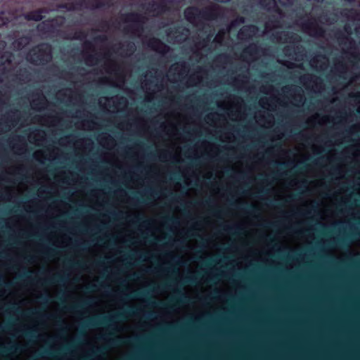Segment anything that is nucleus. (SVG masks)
Instances as JSON below:
<instances>
[{
	"instance_id": "obj_1",
	"label": "nucleus",
	"mask_w": 360,
	"mask_h": 360,
	"mask_svg": "<svg viewBox=\"0 0 360 360\" xmlns=\"http://www.w3.org/2000/svg\"><path fill=\"white\" fill-rule=\"evenodd\" d=\"M51 58V48L48 44L41 45L27 56V60L36 64L48 62Z\"/></svg>"
},
{
	"instance_id": "obj_2",
	"label": "nucleus",
	"mask_w": 360,
	"mask_h": 360,
	"mask_svg": "<svg viewBox=\"0 0 360 360\" xmlns=\"http://www.w3.org/2000/svg\"><path fill=\"white\" fill-rule=\"evenodd\" d=\"M258 30L254 25L245 26L238 32V38L245 40L257 34Z\"/></svg>"
},
{
	"instance_id": "obj_3",
	"label": "nucleus",
	"mask_w": 360,
	"mask_h": 360,
	"mask_svg": "<svg viewBox=\"0 0 360 360\" xmlns=\"http://www.w3.org/2000/svg\"><path fill=\"white\" fill-rule=\"evenodd\" d=\"M311 65L317 70H324L328 66V60L322 56H318L311 60Z\"/></svg>"
},
{
	"instance_id": "obj_4",
	"label": "nucleus",
	"mask_w": 360,
	"mask_h": 360,
	"mask_svg": "<svg viewBox=\"0 0 360 360\" xmlns=\"http://www.w3.org/2000/svg\"><path fill=\"white\" fill-rule=\"evenodd\" d=\"M149 46L155 51L162 53L167 52L168 49V47L165 44L157 39H151L149 42Z\"/></svg>"
},
{
	"instance_id": "obj_5",
	"label": "nucleus",
	"mask_w": 360,
	"mask_h": 360,
	"mask_svg": "<svg viewBox=\"0 0 360 360\" xmlns=\"http://www.w3.org/2000/svg\"><path fill=\"white\" fill-rule=\"evenodd\" d=\"M179 64L172 65L168 72L167 77H169V79H171L174 82L180 81L183 78V76L186 72L184 70H181L179 72H178V74L176 76H174L173 78H171L172 75L174 74L176 71H177V70L179 69Z\"/></svg>"
},
{
	"instance_id": "obj_6",
	"label": "nucleus",
	"mask_w": 360,
	"mask_h": 360,
	"mask_svg": "<svg viewBox=\"0 0 360 360\" xmlns=\"http://www.w3.org/2000/svg\"><path fill=\"white\" fill-rule=\"evenodd\" d=\"M105 70L110 75V77L120 74V70L117 65L109 58L105 59Z\"/></svg>"
},
{
	"instance_id": "obj_7",
	"label": "nucleus",
	"mask_w": 360,
	"mask_h": 360,
	"mask_svg": "<svg viewBox=\"0 0 360 360\" xmlns=\"http://www.w3.org/2000/svg\"><path fill=\"white\" fill-rule=\"evenodd\" d=\"M276 103H278V100L276 101L274 98H271V99H270L269 98L265 97V98H261L259 101L260 105L263 108H265V109L269 110H271L274 109V104Z\"/></svg>"
},
{
	"instance_id": "obj_8",
	"label": "nucleus",
	"mask_w": 360,
	"mask_h": 360,
	"mask_svg": "<svg viewBox=\"0 0 360 360\" xmlns=\"http://www.w3.org/2000/svg\"><path fill=\"white\" fill-rule=\"evenodd\" d=\"M198 10L195 8H188L185 11L186 18L191 23L196 22V16L198 15Z\"/></svg>"
},
{
	"instance_id": "obj_9",
	"label": "nucleus",
	"mask_w": 360,
	"mask_h": 360,
	"mask_svg": "<svg viewBox=\"0 0 360 360\" xmlns=\"http://www.w3.org/2000/svg\"><path fill=\"white\" fill-rule=\"evenodd\" d=\"M255 49V47H249L248 49H246L244 52H243V60H246L248 63H250L252 60H255L256 58H257V56L256 55H250V57H248L247 55L248 53H250L253 50Z\"/></svg>"
},
{
	"instance_id": "obj_10",
	"label": "nucleus",
	"mask_w": 360,
	"mask_h": 360,
	"mask_svg": "<svg viewBox=\"0 0 360 360\" xmlns=\"http://www.w3.org/2000/svg\"><path fill=\"white\" fill-rule=\"evenodd\" d=\"M262 6L267 8L268 10L275 8L277 6L275 0H261Z\"/></svg>"
},
{
	"instance_id": "obj_11",
	"label": "nucleus",
	"mask_w": 360,
	"mask_h": 360,
	"mask_svg": "<svg viewBox=\"0 0 360 360\" xmlns=\"http://www.w3.org/2000/svg\"><path fill=\"white\" fill-rule=\"evenodd\" d=\"M25 18H27V20H33L35 21H38L42 18V15H41V11H34L27 14L25 16Z\"/></svg>"
},
{
	"instance_id": "obj_12",
	"label": "nucleus",
	"mask_w": 360,
	"mask_h": 360,
	"mask_svg": "<svg viewBox=\"0 0 360 360\" xmlns=\"http://www.w3.org/2000/svg\"><path fill=\"white\" fill-rule=\"evenodd\" d=\"M305 31L307 32L309 35L311 36H319L322 34V31L321 29H318L316 27H305Z\"/></svg>"
},
{
	"instance_id": "obj_13",
	"label": "nucleus",
	"mask_w": 360,
	"mask_h": 360,
	"mask_svg": "<svg viewBox=\"0 0 360 360\" xmlns=\"http://www.w3.org/2000/svg\"><path fill=\"white\" fill-rule=\"evenodd\" d=\"M226 31H220L214 38V41L219 44H221L223 42L224 38L226 35H227Z\"/></svg>"
},
{
	"instance_id": "obj_14",
	"label": "nucleus",
	"mask_w": 360,
	"mask_h": 360,
	"mask_svg": "<svg viewBox=\"0 0 360 360\" xmlns=\"http://www.w3.org/2000/svg\"><path fill=\"white\" fill-rule=\"evenodd\" d=\"M27 42L28 39L27 38H22L19 41H15L13 46L16 49H20L22 44H26Z\"/></svg>"
},
{
	"instance_id": "obj_15",
	"label": "nucleus",
	"mask_w": 360,
	"mask_h": 360,
	"mask_svg": "<svg viewBox=\"0 0 360 360\" xmlns=\"http://www.w3.org/2000/svg\"><path fill=\"white\" fill-rule=\"evenodd\" d=\"M6 13H2L0 14V26L6 24L8 18L5 16Z\"/></svg>"
},
{
	"instance_id": "obj_16",
	"label": "nucleus",
	"mask_w": 360,
	"mask_h": 360,
	"mask_svg": "<svg viewBox=\"0 0 360 360\" xmlns=\"http://www.w3.org/2000/svg\"><path fill=\"white\" fill-rule=\"evenodd\" d=\"M124 81V79H123V77L122 76H119V79L117 80V82H115V81H110V82L113 83V84H117V83H121Z\"/></svg>"
},
{
	"instance_id": "obj_17",
	"label": "nucleus",
	"mask_w": 360,
	"mask_h": 360,
	"mask_svg": "<svg viewBox=\"0 0 360 360\" xmlns=\"http://www.w3.org/2000/svg\"><path fill=\"white\" fill-rule=\"evenodd\" d=\"M262 124L263 126H264L265 127H270V126H271V121H269V122H267L266 124H265V123H264V124Z\"/></svg>"
},
{
	"instance_id": "obj_18",
	"label": "nucleus",
	"mask_w": 360,
	"mask_h": 360,
	"mask_svg": "<svg viewBox=\"0 0 360 360\" xmlns=\"http://www.w3.org/2000/svg\"><path fill=\"white\" fill-rule=\"evenodd\" d=\"M201 81H202V78L198 76V80L195 82H194V84H199L201 82Z\"/></svg>"
},
{
	"instance_id": "obj_19",
	"label": "nucleus",
	"mask_w": 360,
	"mask_h": 360,
	"mask_svg": "<svg viewBox=\"0 0 360 360\" xmlns=\"http://www.w3.org/2000/svg\"><path fill=\"white\" fill-rule=\"evenodd\" d=\"M302 102H303V97H302V96H300L299 103H302Z\"/></svg>"
},
{
	"instance_id": "obj_20",
	"label": "nucleus",
	"mask_w": 360,
	"mask_h": 360,
	"mask_svg": "<svg viewBox=\"0 0 360 360\" xmlns=\"http://www.w3.org/2000/svg\"><path fill=\"white\" fill-rule=\"evenodd\" d=\"M32 106L33 108H37V107H36V105H35V104H34V103H32Z\"/></svg>"
},
{
	"instance_id": "obj_21",
	"label": "nucleus",
	"mask_w": 360,
	"mask_h": 360,
	"mask_svg": "<svg viewBox=\"0 0 360 360\" xmlns=\"http://www.w3.org/2000/svg\"><path fill=\"white\" fill-rule=\"evenodd\" d=\"M6 60H7L8 62H11V59H7Z\"/></svg>"
}]
</instances>
